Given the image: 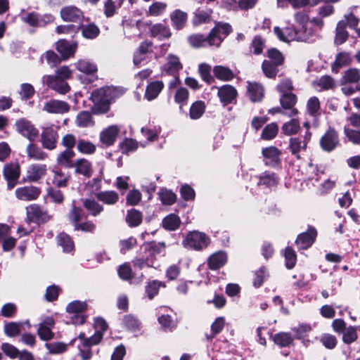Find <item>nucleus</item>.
I'll return each mask as SVG.
<instances>
[{
  "label": "nucleus",
  "mask_w": 360,
  "mask_h": 360,
  "mask_svg": "<svg viewBox=\"0 0 360 360\" xmlns=\"http://www.w3.org/2000/svg\"><path fill=\"white\" fill-rule=\"evenodd\" d=\"M86 308L87 304L86 302L75 300L68 304L66 307V311L68 314L83 313L86 310Z\"/></svg>",
  "instance_id": "nucleus-61"
},
{
  "label": "nucleus",
  "mask_w": 360,
  "mask_h": 360,
  "mask_svg": "<svg viewBox=\"0 0 360 360\" xmlns=\"http://www.w3.org/2000/svg\"><path fill=\"white\" fill-rule=\"evenodd\" d=\"M248 91L250 98L253 102L259 101L264 96L263 86L257 83H249Z\"/></svg>",
  "instance_id": "nucleus-42"
},
{
  "label": "nucleus",
  "mask_w": 360,
  "mask_h": 360,
  "mask_svg": "<svg viewBox=\"0 0 360 360\" xmlns=\"http://www.w3.org/2000/svg\"><path fill=\"white\" fill-rule=\"evenodd\" d=\"M265 165L275 166L280 161V150L275 146L264 148L262 150Z\"/></svg>",
  "instance_id": "nucleus-24"
},
{
  "label": "nucleus",
  "mask_w": 360,
  "mask_h": 360,
  "mask_svg": "<svg viewBox=\"0 0 360 360\" xmlns=\"http://www.w3.org/2000/svg\"><path fill=\"white\" fill-rule=\"evenodd\" d=\"M160 287H165V285L161 281L153 280L149 282L145 288L147 297L150 300H152L155 295L158 294Z\"/></svg>",
  "instance_id": "nucleus-50"
},
{
  "label": "nucleus",
  "mask_w": 360,
  "mask_h": 360,
  "mask_svg": "<svg viewBox=\"0 0 360 360\" xmlns=\"http://www.w3.org/2000/svg\"><path fill=\"white\" fill-rule=\"evenodd\" d=\"M95 333L84 342V346H91L98 344L103 338V333L107 330L108 324L103 318H96L94 321Z\"/></svg>",
  "instance_id": "nucleus-11"
},
{
  "label": "nucleus",
  "mask_w": 360,
  "mask_h": 360,
  "mask_svg": "<svg viewBox=\"0 0 360 360\" xmlns=\"http://www.w3.org/2000/svg\"><path fill=\"white\" fill-rule=\"evenodd\" d=\"M3 174L7 181L8 189H12L17 184L20 175V167L17 162H11L4 167Z\"/></svg>",
  "instance_id": "nucleus-10"
},
{
  "label": "nucleus",
  "mask_w": 360,
  "mask_h": 360,
  "mask_svg": "<svg viewBox=\"0 0 360 360\" xmlns=\"http://www.w3.org/2000/svg\"><path fill=\"white\" fill-rule=\"evenodd\" d=\"M150 37L158 38L160 40L169 39L172 36V32L168 26L162 23H157L152 25L150 28Z\"/></svg>",
  "instance_id": "nucleus-28"
},
{
  "label": "nucleus",
  "mask_w": 360,
  "mask_h": 360,
  "mask_svg": "<svg viewBox=\"0 0 360 360\" xmlns=\"http://www.w3.org/2000/svg\"><path fill=\"white\" fill-rule=\"evenodd\" d=\"M119 131L117 126H110L101 132L100 141L105 146H111L115 143Z\"/></svg>",
  "instance_id": "nucleus-26"
},
{
  "label": "nucleus",
  "mask_w": 360,
  "mask_h": 360,
  "mask_svg": "<svg viewBox=\"0 0 360 360\" xmlns=\"http://www.w3.org/2000/svg\"><path fill=\"white\" fill-rule=\"evenodd\" d=\"M75 66L78 71L96 78L95 75L98 70L97 65L92 61L88 59H80L75 64Z\"/></svg>",
  "instance_id": "nucleus-27"
},
{
  "label": "nucleus",
  "mask_w": 360,
  "mask_h": 360,
  "mask_svg": "<svg viewBox=\"0 0 360 360\" xmlns=\"http://www.w3.org/2000/svg\"><path fill=\"white\" fill-rule=\"evenodd\" d=\"M26 210L28 221L41 224L47 222L51 219V215L49 214L48 211L39 205H30L26 208Z\"/></svg>",
  "instance_id": "nucleus-7"
},
{
  "label": "nucleus",
  "mask_w": 360,
  "mask_h": 360,
  "mask_svg": "<svg viewBox=\"0 0 360 360\" xmlns=\"http://www.w3.org/2000/svg\"><path fill=\"white\" fill-rule=\"evenodd\" d=\"M189 93L188 91L184 88H179L174 95L175 102L180 105V110H182V106L187 103L188 100Z\"/></svg>",
  "instance_id": "nucleus-63"
},
{
  "label": "nucleus",
  "mask_w": 360,
  "mask_h": 360,
  "mask_svg": "<svg viewBox=\"0 0 360 360\" xmlns=\"http://www.w3.org/2000/svg\"><path fill=\"white\" fill-rule=\"evenodd\" d=\"M274 343L281 347H285L290 346L293 342L292 335L285 332H280L275 334L273 338Z\"/></svg>",
  "instance_id": "nucleus-43"
},
{
  "label": "nucleus",
  "mask_w": 360,
  "mask_h": 360,
  "mask_svg": "<svg viewBox=\"0 0 360 360\" xmlns=\"http://www.w3.org/2000/svg\"><path fill=\"white\" fill-rule=\"evenodd\" d=\"M41 190L34 186H25L18 188L15 194L16 198L22 201L36 200L40 195Z\"/></svg>",
  "instance_id": "nucleus-14"
},
{
  "label": "nucleus",
  "mask_w": 360,
  "mask_h": 360,
  "mask_svg": "<svg viewBox=\"0 0 360 360\" xmlns=\"http://www.w3.org/2000/svg\"><path fill=\"white\" fill-rule=\"evenodd\" d=\"M349 37V33L346 30L344 22H338L335 29V44L340 45L345 43Z\"/></svg>",
  "instance_id": "nucleus-44"
},
{
  "label": "nucleus",
  "mask_w": 360,
  "mask_h": 360,
  "mask_svg": "<svg viewBox=\"0 0 360 360\" xmlns=\"http://www.w3.org/2000/svg\"><path fill=\"white\" fill-rule=\"evenodd\" d=\"M165 248V244L163 242L153 243L150 248L145 252V255L138 257L133 260V265L135 268L143 269L146 267H153L155 261V255L161 253Z\"/></svg>",
  "instance_id": "nucleus-4"
},
{
  "label": "nucleus",
  "mask_w": 360,
  "mask_h": 360,
  "mask_svg": "<svg viewBox=\"0 0 360 360\" xmlns=\"http://www.w3.org/2000/svg\"><path fill=\"white\" fill-rule=\"evenodd\" d=\"M360 80V70L357 68H349L344 72L340 79L341 84H356Z\"/></svg>",
  "instance_id": "nucleus-38"
},
{
  "label": "nucleus",
  "mask_w": 360,
  "mask_h": 360,
  "mask_svg": "<svg viewBox=\"0 0 360 360\" xmlns=\"http://www.w3.org/2000/svg\"><path fill=\"white\" fill-rule=\"evenodd\" d=\"M15 125L17 131L30 141H33L38 136V129L30 120L25 118L18 120Z\"/></svg>",
  "instance_id": "nucleus-8"
},
{
  "label": "nucleus",
  "mask_w": 360,
  "mask_h": 360,
  "mask_svg": "<svg viewBox=\"0 0 360 360\" xmlns=\"http://www.w3.org/2000/svg\"><path fill=\"white\" fill-rule=\"evenodd\" d=\"M58 243L62 247L63 252H70L73 250L74 243L70 236L64 233L58 236Z\"/></svg>",
  "instance_id": "nucleus-56"
},
{
  "label": "nucleus",
  "mask_w": 360,
  "mask_h": 360,
  "mask_svg": "<svg viewBox=\"0 0 360 360\" xmlns=\"http://www.w3.org/2000/svg\"><path fill=\"white\" fill-rule=\"evenodd\" d=\"M210 238L205 233L198 231L188 232L182 240V245L188 250L201 251L207 248Z\"/></svg>",
  "instance_id": "nucleus-3"
},
{
  "label": "nucleus",
  "mask_w": 360,
  "mask_h": 360,
  "mask_svg": "<svg viewBox=\"0 0 360 360\" xmlns=\"http://www.w3.org/2000/svg\"><path fill=\"white\" fill-rule=\"evenodd\" d=\"M210 33L207 36L202 34H194L188 37V41L190 45L194 48H201L209 46H214L210 42Z\"/></svg>",
  "instance_id": "nucleus-30"
},
{
  "label": "nucleus",
  "mask_w": 360,
  "mask_h": 360,
  "mask_svg": "<svg viewBox=\"0 0 360 360\" xmlns=\"http://www.w3.org/2000/svg\"><path fill=\"white\" fill-rule=\"evenodd\" d=\"M300 129V124L297 119H291L289 122L284 123L282 126V131L286 136H291L298 132Z\"/></svg>",
  "instance_id": "nucleus-46"
},
{
  "label": "nucleus",
  "mask_w": 360,
  "mask_h": 360,
  "mask_svg": "<svg viewBox=\"0 0 360 360\" xmlns=\"http://www.w3.org/2000/svg\"><path fill=\"white\" fill-rule=\"evenodd\" d=\"M126 221L131 227L138 226L142 221V214L135 209L128 210Z\"/></svg>",
  "instance_id": "nucleus-47"
},
{
  "label": "nucleus",
  "mask_w": 360,
  "mask_h": 360,
  "mask_svg": "<svg viewBox=\"0 0 360 360\" xmlns=\"http://www.w3.org/2000/svg\"><path fill=\"white\" fill-rule=\"evenodd\" d=\"M205 110L204 102L198 101L193 103L190 108L189 115L192 120H197L202 117Z\"/></svg>",
  "instance_id": "nucleus-51"
},
{
  "label": "nucleus",
  "mask_w": 360,
  "mask_h": 360,
  "mask_svg": "<svg viewBox=\"0 0 360 360\" xmlns=\"http://www.w3.org/2000/svg\"><path fill=\"white\" fill-rule=\"evenodd\" d=\"M77 49V44H70L65 39H60L56 43V50L65 58H68L72 56Z\"/></svg>",
  "instance_id": "nucleus-31"
},
{
  "label": "nucleus",
  "mask_w": 360,
  "mask_h": 360,
  "mask_svg": "<svg viewBox=\"0 0 360 360\" xmlns=\"http://www.w3.org/2000/svg\"><path fill=\"white\" fill-rule=\"evenodd\" d=\"M163 69L167 73L174 77V79L169 84V87L172 88L173 86L176 85L178 81V78L176 75L178 74V72L182 69V65L179 61V58L173 54L168 55L167 63L165 64Z\"/></svg>",
  "instance_id": "nucleus-13"
},
{
  "label": "nucleus",
  "mask_w": 360,
  "mask_h": 360,
  "mask_svg": "<svg viewBox=\"0 0 360 360\" xmlns=\"http://www.w3.org/2000/svg\"><path fill=\"white\" fill-rule=\"evenodd\" d=\"M74 167L75 173L89 177L92 174L91 163L84 158H80L75 161Z\"/></svg>",
  "instance_id": "nucleus-36"
},
{
  "label": "nucleus",
  "mask_w": 360,
  "mask_h": 360,
  "mask_svg": "<svg viewBox=\"0 0 360 360\" xmlns=\"http://www.w3.org/2000/svg\"><path fill=\"white\" fill-rule=\"evenodd\" d=\"M279 65L271 62V60H264L262 63V68L264 74L269 78L275 77L278 71V67Z\"/></svg>",
  "instance_id": "nucleus-54"
},
{
  "label": "nucleus",
  "mask_w": 360,
  "mask_h": 360,
  "mask_svg": "<svg viewBox=\"0 0 360 360\" xmlns=\"http://www.w3.org/2000/svg\"><path fill=\"white\" fill-rule=\"evenodd\" d=\"M181 219L174 214L166 216L162 221V227L167 231H176L181 224Z\"/></svg>",
  "instance_id": "nucleus-41"
},
{
  "label": "nucleus",
  "mask_w": 360,
  "mask_h": 360,
  "mask_svg": "<svg viewBox=\"0 0 360 360\" xmlns=\"http://www.w3.org/2000/svg\"><path fill=\"white\" fill-rule=\"evenodd\" d=\"M75 156V153L73 150H64L58 155L56 162L61 167L67 169L73 168L75 165L74 161Z\"/></svg>",
  "instance_id": "nucleus-25"
},
{
  "label": "nucleus",
  "mask_w": 360,
  "mask_h": 360,
  "mask_svg": "<svg viewBox=\"0 0 360 360\" xmlns=\"http://www.w3.org/2000/svg\"><path fill=\"white\" fill-rule=\"evenodd\" d=\"M47 172V167L44 164H32L27 169L25 181L37 182L43 178Z\"/></svg>",
  "instance_id": "nucleus-18"
},
{
  "label": "nucleus",
  "mask_w": 360,
  "mask_h": 360,
  "mask_svg": "<svg viewBox=\"0 0 360 360\" xmlns=\"http://www.w3.org/2000/svg\"><path fill=\"white\" fill-rule=\"evenodd\" d=\"M58 129L59 127L54 124H49L42 127L41 143L44 148L49 150L56 148L59 137Z\"/></svg>",
  "instance_id": "nucleus-5"
},
{
  "label": "nucleus",
  "mask_w": 360,
  "mask_h": 360,
  "mask_svg": "<svg viewBox=\"0 0 360 360\" xmlns=\"http://www.w3.org/2000/svg\"><path fill=\"white\" fill-rule=\"evenodd\" d=\"M278 131V127L276 123L272 122L267 124L261 134V138L264 140H271L275 138Z\"/></svg>",
  "instance_id": "nucleus-53"
},
{
  "label": "nucleus",
  "mask_w": 360,
  "mask_h": 360,
  "mask_svg": "<svg viewBox=\"0 0 360 360\" xmlns=\"http://www.w3.org/2000/svg\"><path fill=\"white\" fill-rule=\"evenodd\" d=\"M212 10L210 8L198 9L194 13L193 23L195 25H199L203 23L209 22L211 20Z\"/></svg>",
  "instance_id": "nucleus-40"
},
{
  "label": "nucleus",
  "mask_w": 360,
  "mask_h": 360,
  "mask_svg": "<svg viewBox=\"0 0 360 360\" xmlns=\"http://www.w3.org/2000/svg\"><path fill=\"white\" fill-rule=\"evenodd\" d=\"M83 205L94 217L98 215L103 210V205L94 200L86 199L84 201Z\"/></svg>",
  "instance_id": "nucleus-52"
},
{
  "label": "nucleus",
  "mask_w": 360,
  "mask_h": 360,
  "mask_svg": "<svg viewBox=\"0 0 360 360\" xmlns=\"http://www.w3.org/2000/svg\"><path fill=\"white\" fill-rule=\"evenodd\" d=\"M172 26L176 30H181L187 21L186 13L181 10H175L170 15Z\"/></svg>",
  "instance_id": "nucleus-37"
},
{
  "label": "nucleus",
  "mask_w": 360,
  "mask_h": 360,
  "mask_svg": "<svg viewBox=\"0 0 360 360\" xmlns=\"http://www.w3.org/2000/svg\"><path fill=\"white\" fill-rule=\"evenodd\" d=\"M95 196L98 200L108 205H115L119 200V195L115 191H98Z\"/></svg>",
  "instance_id": "nucleus-32"
},
{
  "label": "nucleus",
  "mask_w": 360,
  "mask_h": 360,
  "mask_svg": "<svg viewBox=\"0 0 360 360\" xmlns=\"http://www.w3.org/2000/svg\"><path fill=\"white\" fill-rule=\"evenodd\" d=\"M141 134L149 141H154L158 139L160 133V128L159 127H142L141 129Z\"/></svg>",
  "instance_id": "nucleus-60"
},
{
  "label": "nucleus",
  "mask_w": 360,
  "mask_h": 360,
  "mask_svg": "<svg viewBox=\"0 0 360 360\" xmlns=\"http://www.w3.org/2000/svg\"><path fill=\"white\" fill-rule=\"evenodd\" d=\"M340 143L338 132L333 128H329L320 139L321 148L326 152L334 150Z\"/></svg>",
  "instance_id": "nucleus-9"
},
{
  "label": "nucleus",
  "mask_w": 360,
  "mask_h": 360,
  "mask_svg": "<svg viewBox=\"0 0 360 360\" xmlns=\"http://www.w3.org/2000/svg\"><path fill=\"white\" fill-rule=\"evenodd\" d=\"M27 157L34 160H44L47 158V154L38 146L30 143L26 148Z\"/></svg>",
  "instance_id": "nucleus-39"
},
{
  "label": "nucleus",
  "mask_w": 360,
  "mask_h": 360,
  "mask_svg": "<svg viewBox=\"0 0 360 360\" xmlns=\"http://www.w3.org/2000/svg\"><path fill=\"white\" fill-rule=\"evenodd\" d=\"M257 178L259 179L257 182L259 186L262 185L269 188L276 186L278 182V178L274 172H264L258 176Z\"/></svg>",
  "instance_id": "nucleus-35"
},
{
  "label": "nucleus",
  "mask_w": 360,
  "mask_h": 360,
  "mask_svg": "<svg viewBox=\"0 0 360 360\" xmlns=\"http://www.w3.org/2000/svg\"><path fill=\"white\" fill-rule=\"evenodd\" d=\"M297 101L296 96L294 94H284L280 98L282 108L286 110L285 115L293 117L298 111L294 108Z\"/></svg>",
  "instance_id": "nucleus-22"
},
{
  "label": "nucleus",
  "mask_w": 360,
  "mask_h": 360,
  "mask_svg": "<svg viewBox=\"0 0 360 360\" xmlns=\"http://www.w3.org/2000/svg\"><path fill=\"white\" fill-rule=\"evenodd\" d=\"M314 86H318L321 90H330L335 86V82L329 75H324L314 82Z\"/></svg>",
  "instance_id": "nucleus-45"
},
{
  "label": "nucleus",
  "mask_w": 360,
  "mask_h": 360,
  "mask_svg": "<svg viewBox=\"0 0 360 360\" xmlns=\"http://www.w3.org/2000/svg\"><path fill=\"white\" fill-rule=\"evenodd\" d=\"M55 325V321L51 316H46L44 318L42 321L39 323L37 330L39 337L44 341L50 340L53 338V333L52 328Z\"/></svg>",
  "instance_id": "nucleus-17"
},
{
  "label": "nucleus",
  "mask_w": 360,
  "mask_h": 360,
  "mask_svg": "<svg viewBox=\"0 0 360 360\" xmlns=\"http://www.w3.org/2000/svg\"><path fill=\"white\" fill-rule=\"evenodd\" d=\"M76 123L80 127H87L93 125L94 122L91 113L87 111L79 112L77 116Z\"/></svg>",
  "instance_id": "nucleus-58"
},
{
  "label": "nucleus",
  "mask_w": 360,
  "mask_h": 360,
  "mask_svg": "<svg viewBox=\"0 0 360 360\" xmlns=\"http://www.w3.org/2000/svg\"><path fill=\"white\" fill-rule=\"evenodd\" d=\"M311 137L310 131H305L302 137H295L290 139L289 148L292 155L300 158V153L306 150Z\"/></svg>",
  "instance_id": "nucleus-12"
},
{
  "label": "nucleus",
  "mask_w": 360,
  "mask_h": 360,
  "mask_svg": "<svg viewBox=\"0 0 360 360\" xmlns=\"http://www.w3.org/2000/svg\"><path fill=\"white\" fill-rule=\"evenodd\" d=\"M217 95L220 101L226 105L231 103L236 99L237 91L233 86L225 84L218 88Z\"/></svg>",
  "instance_id": "nucleus-23"
},
{
  "label": "nucleus",
  "mask_w": 360,
  "mask_h": 360,
  "mask_svg": "<svg viewBox=\"0 0 360 360\" xmlns=\"http://www.w3.org/2000/svg\"><path fill=\"white\" fill-rule=\"evenodd\" d=\"M213 73L216 78L224 82L231 81L235 77L233 70L223 65L214 66Z\"/></svg>",
  "instance_id": "nucleus-34"
},
{
  "label": "nucleus",
  "mask_w": 360,
  "mask_h": 360,
  "mask_svg": "<svg viewBox=\"0 0 360 360\" xmlns=\"http://www.w3.org/2000/svg\"><path fill=\"white\" fill-rule=\"evenodd\" d=\"M342 341L346 344H351L356 340L358 338L356 328L354 326L347 327L342 333Z\"/></svg>",
  "instance_id": "nucleus-62"
},
{
  "label": "nucleus",
  "mask_w": 360,
  "mask_h": 360,
  "mask_svg": "<svg viewBox=\"0 0 360 360\" xmlns=\"http://www.w3.org/2000/svg\"><path fill=\"white\" fill-rule=\"evenodd\" d=\"M60 16L65 21L75 22H80L84 18L82 11L72 6L63 8L60 11Z\"/></svg>",
  "instance_id": "nucleus-20"
},
{
  "label": "nucleus",
  "mask_w": 360,
  "mask_h": 360,
  "mask_svg": "<svg viewBox=\"0 0 360 360\" xmlns=\"http://www.w3.org/2000/svg\"><path fill=\"white\" fill-rule=\"evenodd\" d=\"M81 29L83 37L87 39H94L99 34V29L94 24L84 25Z\"/></svg>",
  "instance_id": "nucleus-64"
},
{
  "label": "nucleus",
  "mask_w": 360,
  "mask_h": 360,
  "mask_svg": "<svg viewBox=\"0 0 360 360\" xmlns=\"http://www.w3.org/2000/svg\"><path fill=\"white\" fill-rule=\"evenodd\" d=\"M42 83L59 94H65L70 91V86L65 81L59 80L53 75H44L41 78Z\"/></svg>",
  "instance_id": "nucleus-15"
},
{
  "label": "nucleus",
  "mask_w": 360,
  "mask_h": 360,
  "mask_svg": "<svg viewBox=\"0 0 360 360\" xmlns=\"http://www.w3.org/2000/svg\"><path fill=\"white\" fill-rule=\"evenodd\" d=\"M164 88L162 81H153L150 82L146 89L144 97L150 101L156 98Z\"/></svg>",
  "instance_id": "nucleus-29"
},
{
  "label": "nucleus",
  "mask_w": 360,
  "mask_h": 360,
  "mask_svg": "<svg viewBox=\"0 0 360 360\" xmlns=\"http://www.w3.org/2000/svg\"><path fill=\"white\" fill-rule=\"evenodd\" d=\"M227 261V256L223 251H219L212 255L208 260L209 267L212 270H217L223 266Z\"/></svg>",
  "instance_id": "nucleus-33"
},
{
  "label": "nucleus",
  "mask_w": 360,
  "mask_h": 360,
  "mask_svg": "<svg viewBox=\"0 0 360 360\" xmlns=\"http://www.w3.org/2000/svg\"><path fill=\"white\" fill-rule=\"evenodd\" d=\"M294 19L299 27L292 25L283 29L277 26L274 27V34L278 39L284 42L313 41V30L307 27L309 15L304 11H298L294 14Z\"/></svg>",
  "instance_id": "nucleus-1"
},
{
  "label": "nucleus",
  "mask_w": 360,
  "mask_h": 360,
  "mask_svg": "<svg viewBox=\"0 0 360 360\" xmlns=\"http://www.w3.org/2000/svg\"><path fill=\"white\" fill-rule=\"evenodd\" d=\"M123 323L132 332H139L141 329V323L136 317L131 314L124 316L123 318Z\"/></svg>",
  "instance_id": "nucleus-49"
},
{
  "label": "nucleus",
  "mask_w": 360,
  "mask_h": 360,
  "mask_svg": "<svg viewBox=\"0 0 360 360\" xmlns=\"http://www.w3.org/2000/svg\"><path fill=\"white\" fill-rule=\"evenodd\" d=\"M159 198L164 205H171L174 204L176 199V195L172 191L162 188L158 193Z\"/></svg>",
  "instance_id": "nucleus-57"
},
{
  "label": "nucleus",
  "mask_w": 360,
  "mask_h": 360,
  "mask_svg": "<svg viewBox=\"0 0 360 360\" xmlns=\"http://www.w3.org/2000/svg\"><path fill=\"white\" fill-rule=\"evenodd\" d=\"M317 236L316 230L314 227H309L306 232L300 233L296 240V244L299 249L306 250L311 246Z\"/></svg>",
  "instance_id": "nucleus-19"
},
{
  "label": "nucleus",
  "mask_w": 360,
  "mask_h": 360,
  "mask_svg": "<svg viewBox=\"0 0 360 360\" xmlns=\"http://www.w3.org/2000/svg\"><path fill=\"white\" fill-rule=\"evenodd\" d=\"M232 28L227 22H217L210 31V42L219 47L223 40L231 32Z\"/></svg>",
  "instance_id": "nucleus-6"
},
{
  "label": "nucleus",
  "mask_w": 360,
  "mask_h": 360,
  "mask_svg": "<svg viewBox=\"0 0 360 360\" xmlns=\"http://www.w3.org/2000/svg\"><path fill=\"white\" fill-rule=\"evenodd\" d=\"M77 148L78 151L82 154L92 155L95 153L96 146L89 141L79 139L77 141Z\"/></svg>",
  "instance_id": "nucleus-48"
},
{
  "label": "nucleus",
  "mask_w": 360,
  "mask_h": 360,
  "mask_svg": "<svg viewBox=\"0 0 360 360\" xmlns=\"http://www.w3.org/2000/svg\"><path fill=\"white\" fill-rule=\"evenodd\" d=\"M70 105L63 101L51 100L45 103L43 110L49 113L63 114L70 110Z\"/></svg>",
  "instance_id": "nucleus-21"
},
{
  "label": "nucleus",
  "mask_w": 360,
  "mask_h": 360,
  "mask_svg": "<svg viewBox=\"0 0 360 360\" xmlns=\"http://www.w3.org/2000/svg\"><path fill=\"white\" fill-rule=\"evenodd\" d=\"M116 90L110 86L95 90L91 94L94 103L97 105L96 113H104L108 110L109 104L115 99Z\"/></svg>",
  "instance_id": "nucleus-2"
},
{
  "label": "nucleus",
  "mask_w": 360,
  "mask_h": 360,
  "mask_svg": "<svg viewBox=\"0 0 360 360\" xmlns=\"http://www.w3.org/2000/svg\"><path fill=\"white\" fill-rule=\"evenodd\" d=\"M122 4L117 1V3H115L113 0H106L104 2V6H103V12L107 18H110L113 16L117 8L121 7Z\"/></svg>",
  "instance_id": "nucleus-59"
},
{
  "label": "nucleus",
  "mask_w": 360,
  "mask_h": 360,
  "mask_svg": "<svg viewBox=\"0 0 360 360\" xmlns=\"http://www.w3.org/2000/svg\"><path fill=\"white\" fill-rule=\"evenodd\" d=\"M352 61L350 54L347 52L339 53L335 58V60L333 65V69L335 67L340 68L349 65Z\"/></svg>",
  "instance_id": "nucleus-55"
},
{
  "label": "nucleus",
  "mask_w": 360,
  "mask_h": 360,
  "mask_svg": "<svg viewBox=\"0 0 360 360\" xmlns=\"http://www.w3.org/2000/svg\"><path fill=\"white\" fill-rule=\"evenodd\" d=\"M23 20L31 26L43 27L53 22L54 17L51 14L40 15L32 12L24 17Z\"/></svg>",
  "instance_id": "nucleus-16"
}]
</instances>
